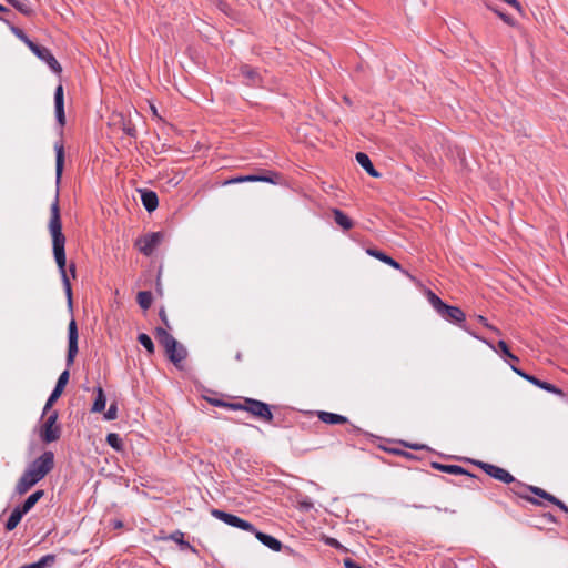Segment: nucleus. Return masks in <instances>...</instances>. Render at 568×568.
<instances>
[{"label": "nucleus", "mask_w": 568, "mask_h": 568, "mask_svg": "<svg viewBox=\"0 0 568 568\" xmlns=\"http://www.w3.org/2000/svg\"><path fill=\"white\" fill-rule=\"evenodd\" d=\"M55 151V197L50 207V220H49V231L52 237V250L55 263L58 265L61 280L64 286L65 295L68 298L69 306H72V288L71 283L67 274V258H65V236L62 233V223L60 215V205H59V185L61 183V178L64 168V146L62 142H57L54 144Z\"/></svg>", "instance_id": "nucleus-1"}, {"label": "nucleus", "mask_w": 568, "mask_h": 568, "mask_svg": "<svg viewBox=\"0 0 568 568\" xmlns=\"http://www.w3.org/2000/svg\"><path fill=\"white\" fill-rule=\"evenodd\" d=\"M232 407L236 410L247 412L255 418L266 423H272L274 418L271 406L258 399L245 397L242 400L236 402V405H233Z\"/></svg>", "instance_id": "nucleus-2"}, {"label": "nucleus", "mask_w": 568, "mask_h": 568, "mask_svg": "<svg viewBox=\"0 0 568 568\" xmlns=\"http://www.w3.org/2000/svg\"><path fill=\"white\" fill-rule=\"evenodd\" d=\"M53 468L54 454L51 450H45L28 465L27 470L31 471L38 480H42Z\"/></svg>", "instance_id": "nucleus-3"}, {"label": "nucleus", "mask_w": 568, "mask_h": 568, "mask_svg": "<svg viewBox=\"0 0 568 568\" xmlns=\"http://www.w3.org/2000/svg\"><path fill=\"white\" fill-rule=\"evenodd\" d=\"M58 417V410H52L43 422L40 428V438L43 443L49 444L60 439L61 427L57 424Z\"/></svg>", "instance_id": "nucleus-4"}, {"label": "nucleus", "mask_w": 568, "mask_h": 568, "mask_svg": "<svg viewBox=\"0 0 568 568\" xmlns=\"http://www.w3.org/2000/svg\"><path fill=\"white\" fill-rule=\"evenodd\" d=\"M164 237L162 232L148 233L135 241V247L145 256H151Z\"/></svg>", "instance_id": "nucleus-5"}, {"label": "nucleus", "mask_w": 568, "mask_h": 568, "mask_svg": "<svg viewBox=\"0 0 568 568\" xmlns=\"http://www.w3.org/2000/svg\"><path fill=\"white\" fill-rule=\"evenodd\" d=\"M211 514L213 517L222 520L223 523H225L229 526H232V527L245 530V531H254V526L250 521L244 520L236 515H233V514H230V513L216 509V508H213L211 510Z\"/></svg>", "instance_id": "nucleus-6"}, {"label": "nucleus", "mask_w": 568, "mask_h": 568, "mask_svg": "<svg viewBox=\"0 0 568 568\" xmlns=\"http://www.w3.org/2000/svg\"><path fill=\"white\" fill-rule=\"evenodd\" d=\"M432 467L437 469V470H440L443 473H447V474H452V475H464V476H467L468 479L470 480V484H467V487L471 488V489H477L479 488L478 486V481L480 480L476 475L469 473L468 470H466L465 468H463L462 466H458V465H445V464H439V463H432Z\"/></svg>", "instance_id": "nucleus-7"}, {"label": "nucleus", "mask_w": 568, "mask_h": 568, "mask_svg": "<svg viewBox=\"0 0 568 568\" xmlns=\"http://www.w3.org/2000/svg\"><path fill=\"white\" fill-rule=\"evenodd\" d=\"M475 465L483 469L488 476L501 483L510 484L515 481V477L505 468L485 462H476Z\"/></svg>", "instance_id": "nucleus-8"}, {"label": "nucleus", "mask_w": 568, "mask_h": 568, "mask_svg": "<svg viewBox=\"0 0 568 568\" xmlns=\"http://www.w3.org/2000/svg\"><path fill=\"white\" fill-rule=\"evenodd\" d=\"M78 326L74 320H71L68 327V354H67V366L73 365L75 356L79 352L78 347Z\"/></svg>", "instance_id": "nucleus-9"}, {"label": "nucleus", "mask_w": 568, "mask_h": 568, "mask_svg": "<svg viewBox=\"0 0 568 568\" xmlns=\"http://www.w3.org/2000/svg\"><path fill=\"white\" fill-rule=\"evenodd\" d=\"M69 378H70V372L69 369H64L58 381H57V384L52 390V393L50 394L45 405H44V408H43V416L45 414H48L52 407V405L59 399V397L62 395L68 382H69Z\"/></svg>", "instance_id": "nucleus-10"}, {"label": "nucleus", "mask_w": 568, "mask_h": 568, "mask_svg": "<svg viewBox=\"0 0 568 568\" xmlns=\"http://www.w3.org/2000/svg\"><path fill=\"white\" fill-rule=\"evenodd\" d=\"M511 369L517 374L519 375L520 377H523L524 379L528 381L529 383L534 384L535 386L544 389V390H547L549 393H552V394H556V395H559V396H565L564 392L558 388L556 385L554 384H550L548 382H545V381H541L532 375H529L527 373H525L524 371H521L520 368L511 365Z\"/></svg>", "instance_id": "nucleus-11"}, {"label": "nucleus", "mask_w": 568, "mask_h": 568, "mask_svg": "<svg viewBox=\"0 0 568 568\" xmlns=\"http://www.w3.org/2000/svg\"><path fill=\"white\" fill-rule=\"evenodd\" d=\"M275 178H278V174L272 171H266L262 174H250V175H240L236 178H232L224 182V185L242 183V182H267V183H276Z\"/></svg>", "instance_id": "nucleus-12"}, {"label": "nucleus", "mask_w": 568, "mask_h": 568, "mask_svg": "<svg viewBox=\"0 0 568 568\" xmlns=\"http://www.w3.org/2000/svg\"><path fill=\"white\" fill-rule=\"evenodd\" d=\"M40 60L44 61L48 67L57 74H60L62 72V68L60 65V63L58 62V60L53 57V54L51 53V51L43 47V45H40L38 43H36L33 47H31L30 49Z\"/></svg>", "instance_id": "nucleus-13"}, {"label": "nucleus", "mask_w": 568, "mask_h": 568, "mask_svg": "<svg viewBox=\"0 0 568 568\" xmlns=\"http://www.w3.org/2000/svg\"><path fill=\"white\" fill-rule=\"evenodd\" d=\"M438 314L444 320H446L453 324L459 325L462 328H465L464 322H465L466 315L460 307L445 304V306L442 308V311Z\"/></svg>", "instance_id": "nucleus-14"}, {"label": "nucleus", "mask_w": 568, "mask_h": 568, "mask_svg": "<svg viewBox=\"0 0 568 568\" xmlns=\"http://www.w3.org/2000/svg\"><path fill=\"white\" fill-rule=\"evenodd\" d=\"M164 352L169 361L172 362L176 368H182V363L187 357V349L184 345L176 341L173 347L169 346Z\"/></svg>", "instance_id": "nucleus-15"}, {"label": "nucleus", "mask_w": 568, "mask_h": 568, "mask_svg": "<svg viewBox=\"0 0 568 568\" xmlns=\"http://www.w3.org/2000/svg\"><path fill=\"white\" fill-rule=\"evenodd\" d=\"M510 484H513V486L509 488V490L514 495H516V496H518V497L529 501L532 505L544 506L540 500H538L535 497H531V496L528 495L529 488H532L531 485L524 484L520 480H517L516 478H515V481H511Z\"/></svg>", "instance_id": "nucleus-16"}, {"label": "nucleus", "mask_w": 568, "mask_h": 568, "mask_svg": "<svg viewBox=\"0 0 568 568\" xmlns=\"http://www.w3.org/2000/svg\"><path fill=\"white\" fill-rule=\"evenodd\" d=\"M54 109H55V118L60 125L63 128L65 125V113H64V95H63V87L59 84L54 91Z\"/></svg>", "instance_id": "nucleus-17"}, {"label": "nucleus", "mask_w": 568, "mask_h": 568, "mask_svg": "<svg viewBox=\"0 0 568 568\" xmlns=\"http://www.w3.org/2000/svg\"><path fill=\"white\" fill-rule=\"evenodd\" d=\"M40 480L36 478L31 471H28L27 469L23 471L21 477L16 484L14 490L19 496H22L27 494L36 484H38Z\"/></svg>", "instance_id": "nucleus-18"}, {"label": "nucleus", "mask_w": 568, "mask_h": 568, "mask_svg": "<svg viewBox=\"0 0 568 568\" xmlns=\"http://www.w3.org/2000/svg\"><path fill=\"white\" fill-rule=\"evenodd\" d=\"M255 537L266 547L274 551H280L283 547L282 542L276 539L275 537L267 535L265 532L258 531L254 528V531H252Z\"/></svg>", "instance_id": "nucleus-19"}, {"label": "nucleus", "mask_w": 568, "mask_h": 568, "mask_svg": "<svg viewBox=\"0 0 568 568\" xmlns=\"http://www.w3.org/2000/svg\"><path fill=\"white\" fill-rule=\"evenodd\" d=\"M141 201L144 206V209L151 213L156 210L159 205V199L155 192L150 190H142L141 191Z\"/></svg>", "instance_id": "nucleus-20"}, {"label": "nucleus", "mask_w": 568, "mask_h": 568, "mask_svg": "<svg viewBox=\"0 0 568 568\" xmlns=\"http://www.w3.org/2000/svg\"><path fill=\"white\" fill-rule=\"evenodd\" d=\"M170 329L163 327H156L154 329V336L159 344L165 349L169 346H174L176 339L169 333Z\"/></svg>", "instance_id": "nucleus-21"}, {"label": "nucleus", "mask_w": 568, "mask_h": 568, "mask_svg": "<svg viewBox=\"0 0 568 568\" xmlns=\"http://www.w3.org/2000/svg\"><path fill=\"white\" fill-rule=\"evenodd\" d=\"M356 161L358 162V164L373 178H379L381 176V173L377 172L369 159V156L364 153V152H357L356 155Z\"/></svg>", "instance_id": "nucleus-22"}, {"label": "nucleus", "mask_w": 568, "mask_h": 568, "mask_svg": "<svg viewBox=\"0 0 568 568\" xmlns=\"http://www.w3.org/2000/svg\"><path fill=\"white\" fill-rule=\"evenodd\" d=\"M321 422L329 425H338L348 423L347 417L329 412H318L317 414Z\"/></svg>", "instance_id": "nucleus-23"}, {"label": "nucleus", "mask_w": 568, "mask_h": 568, "mask_svg": "<svg viewBox=\"0 0 568 568\" xmlns=\"http://www.w3.org/2000/svg\"><path fill=\"white\" fill-rule=\"evenodd\" d=\"M366 253L396 270H402L400 264L398 262H396L394 258H392L390 256H388L387 254L379 250L369 247L366 250Z\"/></svg>", "instance_id": "nucleus-24"}, {"label": "nucleus", "mask_w": 568, "mask_h": 568, "mask_svg": "<svg viewBox=\"0 0 568 568\" xmlns=\"http://www.w3.org/2000/svg\"><path fill=\"white\" fill-rule=\"evenodd\" d=\"M44 496V490L40 489L32 493L28 498L22 503V505L17 506L22 513H29L34 505Z\"/></svg>", "instance_id": "nucleus-25"}, {"label": "nucleus", "mask_w": 568, "mask_h": 568, "mask_svg": "<svg viewBox=\"0 0 568 568\" xmlns=\"http://www.w3.org/2000/svg\"><path fill=\"white\" fill-rule=\"evenodd\" d=\"M481 341L484 343H486L489 347H491L494 351L500 353L501 356L508 358L509 361H511V362H519V358L510 352V349H509V347H508V345H507V343L505 341H499L498 342V344H497L498 348H496L493 344H490L485 338H483Z\"/></svg>", "instance_id": "nucleus-26"}, {"label": "nucleus", "mask_w": 568, "mask_h": 568, "mask_svg": "<svg viewBox=\"0 0 568 568\" xmlns=\"http://www.w3.org/2000/svg\"><path fill=\"white\" fill-rule=\"evenodd\" d=\"M241 74L245 78L247 85H258L261 82V75L256 70L250 65H243L240 69Z\"/></svg>", "instance_id": "nucleus-27"}, {"label": "nucleus", "mask_w": 568, "mask_h": 568, "mask_svg": "<svg viewBox=\"0 0 568 568\" xmlns=\"http://www.w3.org/2000/svg\"><path fill=\"white\" fill-rule=\"evenodd\" d=\"M332 214L335 223L344 231H348L353 227V221L339 209H333Z\"/></svg>", "instance_id": "nucleus-28"}, {"label": "nucleus", "mask_w": 568, "mask_h": 568, "mask_svg": "<svg viewBox=\"0 0 568 568\" xmlns=\"http://www.w3.org/2000/svg\"><path fill=\"white\" fill-rule=\"evenodd\" d=\"M169 539L179 544L181 546L182 550H191L192 552H196V549L189 541L184 540V532H182L180 530L173 531L169 536Z\"/></svg>", "instance_id": "nucleus-29"}, {"label": "nucleus", "mask_w": 568, "mask_h": 568, "mask_svg": "<svg viewBox=\"0 0 568 568\" xmlns=\"http://www.w3.org/2000/svg\"><path fill=\"white\" fill-rule=\"evenodd\" d=\"M105 405H106V398H105L104 392H103L102 387L99 386V387H97V397L93 402L91 410L93 413H101L104 410Z\"/></svg>", "instance_id": "nucleus-30"}, {"label": "nucleus", "mask_w": 568, "mask_h": 568, "mask_svg": "<svg viewBox=\"0 0 568 568\" xmlns=\"http://www.w3.org/2000/svg\"><path fill=\"white\" fill-rule=\"evenodd\" d=\"M6 1L24 16L29 17L33 13V9L31 8L29 1H27V0H6Z\"/></svg>", "instance_id": "nucleus-31"}, {"label": "nucleus", "mask_w": 568, "mask_h": 568, "mask_svg": "<svg viewBox=\"0 0 568 568\" xmlns=\"http://www.w3.org/2000/svg\"><path fill=\"white\" fill-rule=\"evenodd\" d=\"M7 24L10 26V30L11 32L18 38L20 39L29 49H31V47H33L36 44V42H33L24 32L22 29L13 26V24H10V22L6 19H2Z\"/></svg>", "instance_id": "nucleus-32"}, {"label": "nucleus", "mask_w": 568, "mask_h": 568, "mask_svg": "<svg viewBox=\"0 0 568 568\" xmlns=\"http://www.w3.org/2000/svg\"><path fill=\"white\" fill-rule=\"evenodd\" d=\"M23 515H26L24 513H22L18 507H16L11 515L9 516L7 523H6V529L8 531H11L13 530L18 525L19 523L21 521Z\"/></svg>", "instance_id": "nucleus-33"}, {"label": "nucleus", "mask_w": 568, "mask_h": 568, "mask_svg": "<svg viewBox=\"0 0 568 568\" xmlns=\"http://www.w3.org/2000/svg\"><path fill=\"white\" fill-rule=\"evenodd\" d=\"M106 443L110 445L113 449L116 452H123L124 450V443L123 439L120 437L116 433H109L106 435Z\"/></svg>", "instance_id": "nucleus-34"}, {"label": "nucleus", "mask_w": 568, "mask_h": 568, "mask_svg": "<svg viewBox=\"0 0 568 568\" xmlns=\"http://www.w3.org/2000/svg\"><path fill=\"white\" fill-rule=\"evenodd\" d=\"M55 555L49 554L41 557L38 561L28 564L29 568H45L50 567L55 562Z\"/></svg>", "instance_id": "nucleus-35"}, {"label": "nucleus", "mask_w": 568, "mask_h": 568, "mask_svg": "<svg viewBox=\"0 0 568 568\" xmlns=\"http://www.w3.org/2000/svg\"><path fill=\"white\" fill-rule=\"evenodd\" d=\"M136 301L141 308L148 310L153 301L152 293L150 291H141L138 293Z\"/></svg>", "instance_id": "nucleus-36"}, {"label": "nucleus", "mask_w": 568, "mask_h": 568, "mask_svg": "<svg viewBox=\"0 0 568 568\" xmlns=\"http://www.w3.org/2000/svg\"><path fill=\"white\" fill-rule=\"evenodd\" d=\"M427 300L437 313L442 311L446 303H444L434 292L430 290L426 293Z\"/></svg>", "instance_id": "nucleus-37"}, {"label": "nucleus", "mask_w": 568, "mask_h": 568, "mask_svg": "<svg viewBox=\"0 0 568 568\" xmlns=\"http://www.w3.org/2000/svg\"><path fill=\"white\" fill-rule=\"evenodd\" d=\"M529 493L534 494L535 496H538L551 504L555 503L556 498L554 495L549 494L548 491L544 490L540 487L532 486V488H529Z\"/></svg>", "instance_id": "nucleus-38"}, {"label": "nucleus", "mask_w": 568, "mask_h": 568, "mask_svg": "<svg viewBox=\"0 0 568 568\" xmlns=\"http://www.w3.org/2000/svg\"><path fill=\"white\" fill-rule=\"evenodd\" d=\"M138 341L148 351L149 354H154V344L148 334H139Z\"/></svg>", "instance_id": "nucleus-39"}, {"label": "nucleus", "mask_w": 568, "mask_h": 568, "mask_svg": "<svg viewBox=\"0 0 568 568\" xmlns=\"http://www.w3.org/2000/svg\"><path fill=\"white\" fill-rule=\"evenodd\" d=\"M121 129L122 131L130 138L136 136L135 125L131 122V120L121 119Z\"/></svg>", "instance_id": "nucleus-40"}, {"label": "nucleus", "mask_w": 568, "mask_h": 568, "mask_svg": "<svg viewBox=\"0 0 568 568\" xmlns=\"http://www.w3.org/2000/svg\"><path fill=\"white\" fill-rule=\"evenodd\" d=\"M210 403L216 407H224L230 410H236L233 405H236V402H224L222 399H210Z\"/></svg>", "instance_id": "nucleus-41"}, {"label": "nucleus", "mask_w": 568, "mask_h": 568, "mask_svg": "<svg viewBox=\"0 0 568 568\" xmlns=\"http://www.w3.org/2000/svg\"><path fill=\"white\" fill-rule=\"evenodd\" d=\"M118 417V406L115 403H112L104 414V418L106 420H114Z\"/></svg>", "instance_id": "nucleus-42"}, {"label": "nucleus", "mask_w": 568, "mask_h": 568, "mask_svg": "<svg viewBox=\"0 0 568 568\" xmlns=\"http://www.w3.org/2000/svg\"><path fill=\"white\" fill-rule=\"evenodd\" d=\"M159 317L160 320L162 321L164 327L163 328H166V329H172V326L169 322V318H168V315H166V312H165V308L164 307H161L160 311H159Z\"/></svg>", "instance_id": "nucleus-43"}, {"label": "nucleus", "mask_w": 568, "mask_h": 568, "mask_svg": "<svg viewBox=\"0 0 568 568\" xmlns=\"http://www.w3.org/2000/svg\"><path fill=\"white\" fill-rule=\"evenodd\" d=\"M477 320H478V322H479V323H481L484 326H486L487 328L491 329V331H493V332H495L496 334L500 335V331H499L497 327H495V326L490 325V324L487 322L486 317H484L483 315H478V316H477Z\"/></svg>", "instance_id": "nucleus-44"}, {"label": "nucleus", "mask_w": 568, "mask_h": 568, "mask_svg": "<svg viewBox=\"0 0 568 568\" xmlns=\"http://www.w3.org/2000/svg\"><path fill=\"white\" fill-rule=\"evenodd\" d=\"M499 17L500 19L506 22L507 24L509 26H513L514 24V19L509 16V14H506L497 9H493Z\"/></svg>", "instance_id": "nucleus-45"}, {"label": "nucleus", "mask_w": 568, "mask_h": 568, "mask_svg": "<svg viewBox=\"0 0 568 568\" xmlns=\"http://www.w3.org/2000/svg\"><path fill=\"white\" fill-rule=\"evenodd\" d=\"M554 505H556L559 509H561L562 511H565L566 514H568V506L565 505L561 500H559L558 498H556Z\"/></svg>", "instance_id": "nucleus-46"}, {"label": "nucleus", "mask_w": 568, "mask_h": 568, "mask_svg": "<svg viewBox=\"0 0 568 568\" xmlns=\"http://www.w3.org/2000/svg\"><path fill=\"white\" fill-rule=\"evenodd\" d=\"M409 447L415 449V450H419V449L425 448L426 446L425 445H420V444H413V445H409Z\"/></svg>", "instance_id": "nucleus-47"}, {"label": "nucleus", "mask_w": 568, "mask_h": 568, "mask_svg": "<svg viewBox=\"0 0 568 568\" xmlns=\"http://www.w3.org/2000/svg\"><path fill=\"white\" fill-rule=\"evenodd\" d=\"M69 270L72 276L75 277V265L73 263L70 265Z\"/></svg>", "instance_id": "nucleus-48"}, {"label": "nucleus", "mask_w": 568, "mask_h": 568, "mask_svg": "<svg viewBox=\"0 0 568 568\" xmlns=\"http://www.w3.org/2000/svg\"><path fill=\"white\" fill-rule=\"evenodd\" d=\"M235 359H236L237 362H241V361L243 359V354H242V352H240V351H239V352L235 354Z\"/></svg>", "instance_id": "nucleus-49"}, {"label": "nucleus", "mask_w": 568, "mask_h": 568, "mask_svg": "<svg viewBox=\"0 0 568 568\" xmlns=\"http://www.w3.org/2000/svg\"><path fill=\"white\" fill-rule=\"evenodd\" d=\"M9 9L2 4H0V12H8Z\"/></svg>", "instance_id": "nucleus-50"}, {"label": "nucleus", "mask_w": 568, "mask_h": 568, "mask_svg": "<svg viewBox=\"0 0 568 568\" xmlns=\"http://www.w3.org/2000/svg\"><path fill=\"white\" fill-rule=\"evenodd\" d=\"M404 274H406L412 281H415L416 278L410 275L407 271H403Z\"/></svg>", "instance_id": "nucleus-51"}, {"label": "nucleus", "mask_w": 568, "mask_h": 568, "mask_svg": "<svg viewBox=\"0 0 568 568\" xmlns=\"http://www.w3.org/2000/svg\"><path fill=\"white\" fill-rule=\"evenodd\" d=\"M302 505H303V507H306V508L312 507V504H310V503H303Z\"/></svg>", "instance_id": "nucleus-52"}, {"label": "nucleus", "mask_w": 568, "mask_h": 568, "mask_svg": "<svg viewBox=\"0 0 568 568\" xmlns=\"http://www.w3.org/2000/svg\"><path fill=\"white\" fill-rule=\"evenodd\" d=\"M331 545L337 546V545H338V542H337V540L332 539V540H331Z\"/></svg>", "instance_id": "nucleus-53"}, {"label": "nucleus", "mask_w": 568, "mask_h": 568, "mask_svg": "<svg viewBox=\"0 0 568 568\" xmlns=\"http://www.w3.org/2000/svg\"><path fill=\"white\" fill-rule=\"evenodd\" d=\"M435 509L438 510V511H442L443 509L438 506H435Z\"/></svg>", "instance_id": "nucleus-54"}, {"label": "nucleus", "mask_w": 568, "mask_h": 568, "mask_svg": "<svg viewBox=\"0 0 568 568\" xmlns=\"http://www.w3.org/2000/svg\"><path fill=\"white\" fill-rule=\"evenodd\" d=\"M464 329H466L468 334H473L470 329H467L466 327Z\"/></svg>", "instance_id": "nucleus-55"}, {"label": "nucleus", "mask_w": 568, "mask_h": 568, "mask_svg": "<svg viewBox=\"0 0 568 568\" xmlns=\"http://www.w3.org/2000/svg\"><path fill=\"white\" fill-rule=\"evenodd\" d=\"M464 329H466L468 334H473L470 329H467L466 327Z\"/></svg>", "instance_id": "nucleus-56"}]
</instances>
